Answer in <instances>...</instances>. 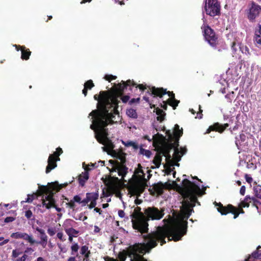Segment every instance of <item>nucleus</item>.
Returning a JSON list of instances; mask_svg holds the SVG:
<instances>
[{
    "instance_id": "nucleus-1",
    "label": "nucleus",
    "mask_w": 261,
    "mask_h": 261,
    "mask_svg": "<svg viewBox=\"0 0 261 261\" xmlns=\"http://www.w3.org/2000/svg\"><path fill=\"white\" fill-rule=\"evenodd\" d=\"M178 188L185 199L182 202L181 213L178 216L179 220L174 222L164 230L153 233L156 237L162 240V244L166 243V237L169 238V240L178 241L186 234L188 228L187 220L194 212L193 207L195 206V203L197 202L200 204L198 201L197 196L203 194L199 186L187 178L183 179L182 186H178Z\"/></svg>"
},
{
    "instance_id": "nucleus-2",
    "label": "nucleus",
    "mask_w": 261,
    "mask_h": 261,
    "mask_svg": "<svg viewBox=\"0 0 261 261\" xmlns=\"http://www.w3.org/2000/svg\"><path fill=\"white\" fill-rule=\"evenodd\" d=\"M130 80L126 82L122 81L121 83L115 84L110 90L101 91L99 95H94V98L97 100V109L93 110L89 115L94 114L118 112V105L120 101L118 98L124 93V88L127 85L133 84Z\"/></svg>"
},
{
    "instance_id": "nucleus-3",
    "label": "nucleus",
    "mask_w": 261,
    "mask_h": 261,
    "mask_svg": "<svg viewBox=\"0 0 261 261\" xmlns=\"http://www.w3.org/2000/svg\"><path fill=\"white\" fill-rule=\"evenodd\" d=\"M67 184L63 185H59L57 181L48 184L47 186H39L37 193L39 196H42V204L38 206H45L47 209L55 207L60 212L61 208L57 207L56 200L54 197L56 192H59L63 187L66 186Z\"/></svg>"
},
{
    "instance_id": "nucleus-4",
    "label": "nucleus",
    "mask_w": 261,
    "mask_h": 261,
    "mask_svg": "<svg viewBox=\"0 0 261 261\" xmlns=\"http://www.w3.org/2000/svg\"><path fill=\"white\" fill-rule=\"evenodd\" d=\"M155 236L154 233H149L146 236H144V238L147 243H143L142 244L136 243L135 245L130 247L129 251L131 255H134L133 259L135 261H147L142 255H140L139 253H145L148 252L152 248L157 246V242H160L161 245L164 244L162 243V240L158 239Z\"/></svg>"
},
{
    "instance_id": "nucleus-5",
    "label": "nucleus",
    "mask_w": 261,
    "mask_h": 261,
    "mask_svg": "<svg viewBox=\"0 0 261 261\" xmlns=\"http://www.w3.org/2000/svg\"><path fill=\"white\" fill-rule=\"evenodd\" d=\"M118 115V117H119V112L110 113L109 115H107L106 118L104 120L103 122L99 121L97 122V124L99 126V129L98 132L95 133V137L97 141L100 144L107 146V147L113 149L114 148V145L113 144L111 140H110L108 136V128L106 127L109 124H113L115 122H117V121L114 120L115 118V115Z\"/></svg>"
},
{
    "instance_id": "nucleus-6",
    "label": "nucleus",
    "mask_w": 261,
    "mask_h": 261,
    "mask_svg": "<svg viewBox=\"0 0 261 261\" xmlns=\"http://www.w3.org/2000/svg\"><path fill=\"white\" fill-rule=\"evenodd\" d=\"M140 207L137 206L130 215L133 227L140 233L148 232V223L147 222L145 214L142 213Z\"/></svg>"
},
{
    "instance_id": "nucleus-7",
    "label": "nucleus",
    "mask_w": 261,
    "mask_h": 261,
    "mask_svg": "<svg viewBox=\"0 0 261 261\" xmlns=\"http://www.w3.org/2000/svg\"><path fill=\"white\" fill-rule=\"evenodd\" d=\"M146 187L147 185L145 178H143V180H141L135 176L129 180L127 189L132 195L139 196L144 192Z\"/></svg>"
},
{
    "instance_id": "nucleus-8",
    "label": "nucleus",
    "mask_w": 261,
    "mask_h": 261,
    "mask_svg": "<svg viewBox=\"0 0 261 261\" xmlns=\"http://www.w3.org/2000/svg\"><path fill=\"white\" fill-rule=\"evenodd\" d=\"M203 35L206 41L214 48H216L219 44L218 36L215 32L208 25L203 24L201 27Z\"/></svg>"
},
{
    "instance_id": "nucleus-9",
    "label": "nucleus",
    "mask_w": 261,
    "mask_h": 261,
    "mask_svg": "<svg viewBox=\"0 0 261 261\" xmlns=\"http://www.w3.org/2000/svg\"><path fill=\"white\" fill-rule=\"evenodd\" d=\"M166 134L169 139L168 143L169 144H173L174 150H175L176 148H178L179 140L183 134L182 128H181V129H180L179 126L176 124L174 125L173 135L170 130L166 131Z\"/></svg>"
},
{
    "instance_id": "nucleus-10",
    "label": "nucleus",
    "mask_w": 261,
    "mask_h": 261,
    "mask_svg": "<svg viewBox=\"0 0 261 261\" xmlns=\"http://www.w3.org/2000/svg\"><path fill=\"white\" fill-rule=\"evenodd\" d=\"M204 10L206 14L214 17L220 14V4L218 0H205Z\"/></svg>"
},
{
    "instance_id": "nucleus-11",
    "label": "nucleus",
    "mask_w": 261,
    "mask_h": 261,
    "mask_svg": "<svg viewBox=\"0 0 261 261\" xmlns=\"http://www.w3.org/2000/svg\"><path fill=\"white\" fill-rule=\"evenodd\" d=\"M144 213L146 218L147 222L151 219L160 220L164 215V208L159 210L155 207H148L144 210Z\"/></svg>"
},
{
    "instance_id": "nucleus-12",
    "label": "nucleus",
    "mask_w": 261,
    "mask_h": 261,
    "mask_svg": "<svg viewBox=\"0 0 261 261\" xmlns=\"http://www.w3.org/2000/svg\"><path fill=\"white\" fill-rule=\"evenodd\" d=\"M149 95H153V97H159L161 98L163 95L168 94L170 97L169 99H174L175 94L172 91H167L166 89L163 88H156L152 87L150 90L148 91Z\"/></svg>"
},
{
    "instance_id": "nucleus-13",
    "label": "nucleus",
    "mask_w": 261,
    "mask_h": 261,
    "mask_svg": "<svg viewBox=\"0 0 261 261\" xmlns=\"http://www.w3.org/2000/svg\"><path fill=\"white\" fill-rule=\"evenodd\" d=\"M261 13V6L254 2H251V6L247 13V17L250 21L253 22Z\"/></svg>"
},
{
    "instance_id": "nucleus-14",
    "label": "nucleus",
    "mask_w": 261,
    "mask_h": 261,
    "mask_svg": "<svg viewBox=\"0 0 261 261\" xmlns=\"http://www.w3.org/2000/svg\"><path fill=\"white\" fill-rule=\"evenodd\" d=\"M170 186L171 185L167 182L163 184L161 181H160L156 184H153L152 187L149 189V191L152 195H155V194L161 195L163 194L164 189H168Z\"/></svg>"
},
{
    "instance_id": "nucleus-15",
    "label": "nucleus",
    "mask_w": 261,
    "mask_h": 261,
    "mask_svg": "<svg viewBox=\"0 0 261 261\" xmlns=\"http://www.w3.org/2000/svg\"><path fill=\"white\" fill-rule=\"evenodd\" d=\"M101 179L107 187L108 189L111 191L116 190L117 185L119 181V179L117 177L111 175H107L106 177H102Z\"/></svg>"
},
{
    "instance_id": "nucleus-16",
    "label": "nucleus",
    "mask_w": 261,
    "mask_h": 261,
    "mask_svg": "<svg viewBox=\"0 0 261 261\" xmlns=\"http://www.w3.org/2000/svg\"><path fill=\"white\" fill-rule=\"evenodd\" d=\"M74 222L71 219H67L64 222L63 227L67 235H70L73 237H77L79 233V231L72 227V223Z\"/></svg>"
},
{
    "instance_id": "nucleus-17",
    "label": "nucleus",
    "mask_w": 261,
    "mask_h": 261,
    "mask_svg": "<svg viewBox=\"0 0 261 261\" xmlns=\"http://www.w3.org/2000/svg\"><path fill=\"white\" fill-rule=\"evenodd\" d=\"M107 115H109V114L101 113H99L97 114V113L94 114L92 115H89V116H92L93 118V119L92 121V124L90 125V128L94 130H95V128H96L97 130H98L99 126L97 124V123H98L97 122H98L99 121L103 122L105 118H106ZM95 133L96 132V131H95Z\"/></svg>"
},
{
    "instance_id": "nucleus-18",
    "label": "nucleus",
    "mask_w": 261,
    "mask_h": 261,
    "mask_svg": "<svg viewBox=\"0 0 261 261\" xmlns=\"http://www.w3.org/2000/svg\"><path fill=\"white\" fill-rule=\"evenodd\" d=\"M228 126L229 124L228 123L221 124L218 122H216L213 125L209 126L208 128L206 130V133L208 134L211 131H216L220 133H222L227 127H228Z\"/></svg>"
},
{
    "instance_id": "nucleus-19",
    "label": "nucleus",
    "mask_w": 261,
    "mask_h": 261,
    "mask_svg": "<svg viewBox=\"0 0 261 261\" xmlns=\"http://www.w3.org/2000/svg\"><path fill=\"white\" fill-rule=\"evenodd\" d=\"M215 205L218 206V211L222 215H225L228 213H231V211H232V210H234V206L230 204L225 206L220 202L217 203L215 202Z\"/></svg>"
},
{
    "instance_id": "nucleus-20",
    "label": "nucleus",
    "mask_w": 261,
    "mask_h": 261,
    "mask_svg": "<svg viewBox=\"0 0 261 261\" xmlns=\"http://www.w3.org/2000/svg\"><path fill=\"white\" fill-rule=\"evenodd\" d=\"M11 237L14 239H23L28 241L32 244H34L35 242L31 236L24 232H13L11 234Z\"/></svg>"
},
{
    "instance_id": "nucleus-21",
    "label": "nucleus",
    "mask_w": 261,
    "mask_h": 261,
    "mask_svg": "<svg viewBox=\"0 0 261 261\" xmlns=\"http://www.w3.org/2000/svg\"><path fill=\"white\" fill-rule=\"evenodd\" d=\"M59 160L53 155L50 154L48 158L47 163L48 165L46 167L45 172L46 174L49 173L53 169H55L57 166V162Z\"/></svg>"
},
{
    "instance_id": "nucleus-22",
    "label": "nucleus",
    "mask_w": 261,
    "mask_h": 261,
    "mask_svg": "<svg viewBox=\"0 0 261 261\" xmlns=\"http://www.w3.org/2000/svg\"><path fill=\"white\" fill-rule=\"evenodd\" d=\"M125 159L124 158L121 159V163L118 162V174L119 176L124 177L127 173L128 168L124 165Z\"/></svg>"
},
{
    "instance_id": "nucleus-23",
    "label": "nucleus",
    "mask_w": 261,
    "mask_h": 261,
    "mask_svg": "<svg viewBox=\"0 0 261 261\" xmlns=\"http://www.w3.org/2000/svg\"><path fill=\"white\" fill-rule=\"evenodd\" d=\"M173 147V144H169L168 142L165 143L160 147L158 152L161 153V155L169 153Z\"/></svg>"
},
{
    "instance_id": "nucleus-24",
    "label": "nucleus",
    "mask_w": 261,
    "mask_h": 261,
    "mask_svg": "<svg viewBox=\"0 0 261 261\" xmlns=\"http://www.w3.org/2000/svg\"><path fill=\"white\" fill-rule=\"evenodd\" d=\"M85 171L84 172H82L81 174H80L79 176L78 180L79 184L82 187H83L86 181L89 178V173L88 171L90 170L89 167H87L85 168Z\"/></svg>"
},
{
    "instance_id": "nucleus-25",
    "label": "nucleus",
    "mask_w": 261,
    "mask_h": 261,
    "mask_svg": "<svg viewBox=\"0 0 261 261\" xmlns=\"http://www.w3.org/2000/svg\"><path fill=\"white\" fill-rule=\"evenodd\" d=\"M37 231L40 234L41 241L38 242L39 244H41L43 247H45L46 245L48 237L45 233L43 229L37 227L36 228Z\"/></svg>"
},
{
    "instance_id": "nucleus-26",
    "label": "nucleus",
    "mask_w": 261,
    "mask_h": 261,
    "mask_svg": "<svg viewBox=\"0 0 261 261\" xmlns=\"http://www.w3.org/2000/svg\"><path fill=\"white\" fill-rule=\"evenodd\" d=\"M247 137L244 134H241L239 137H236L235 143L237 148L240 149V147L246 144Z\"/></svg>"
},
{
    "instance_id": "nucleus-27",
    "label": "nucleus",
    "mask_w": 261,
    "mask_h": 261,
    "mask_svg": "<svg viewBox=\"0 0 261 261\" xmlns=\"http://www.w3.org/2000/svg\"><path fill=\"white\" fill-rule=\"evenodd\" d=\"M80 254L84 255L83 261H88L91 254L88 246L87 245L82 246L80 249Z\"/></svg>"
},
{
    "instance_id": "nucleus-28",
    "label": "nucleus",
    "mask_w": 261,
    "mask_h": 261,
    "mask_svg": "<svg viewBox=\"0 0 261 261\" xmlns=\"http://www.w3.org/2000/svg\"><path fill=\"white\" fill-rule=\"evenodd\" d=\"M130 81H131V80H130ZM132 82H133V84H131L130 85H127L126 88H124V89H126L128 86H129V87L136 86V87L137 88H139L140 89V90H141V91H144L146 89H148L147 91V93L149 94V93H148V91L149 90H150V88L153 87V86H152V87L148 86H147L146 85H144V84L137 85L136 83H135V82L133 81H132Z\"/></svg>"
},
{
    "instance_id": "nucleus-29",
    "label": "nucleus",
    "mask_w": 261,
    "mask_h": 261,
    "mask_svg": "<svg viewBox=\"0 0 261 261\" xmlns=\"http://www.w3.org/2000/svg\"><path fill=\"white\" fill-rule=\"evenodd\" d=\"M155 113L158 115L156 119L160 122H162L165 120L166 113L164 111L158 107L155 108Z\"/></svg>"
},
{
    "instance_id": "nucleus-30",
    "label": "nucleus",
    "mask_w": 261,
    "mask_h": 261,
    "mask_svg": "<svg viewBox=\"0 0 261 261\" xmlns=\"http://www.w3.org/2000/svg\"><path fill=\"white\" fill-rule=\"evenodd\" d=\"M21 59L22 60H28L31 55V51L29 48H27L25 46L22 47V50L21 51Z\"/></svg>"
},
{
    "instance_id": "nucleus-31",
    "label": "nucleus",
    "mask_w": 261,
    "mask_h": 261,
    "mask_svg": "<svg viewBox=\"0 0 261 261\" xmlns=\"http://www.w3.org/2000/svg\"><path fill=\"white\" fill-rule=\"evenodd\" d=\"M254 40L257 44L261 45V24L255 30Z\"/></svg>"
},
{
    "instance_id": "nucleus-32",
    "label": "nucleus",
    "mask_w": 261,
    "mask_h": 261,
    "mask_svg": "<svg viewBox=\"0 0 261 261\" xmlns=\"http://www.w3.org/2000/svg\"><path fill=\"white\" fill-rule=\"evenodd\" d=\"M243 208V207H241L240 205H239L238 207L234 206V210H232V211H231V213L233 215L234 219H236L240 214H244L245 212Z\"/></svg>"
},
{
    "instance_id": "nucleus-33",
    "label": "nucleus",
    "mask_w": 261,
    "mask_h": 261,
    "mask_svg": "<svg viewBox=\"0 0 261 261\" xmlns=\"http://www.w3.org/2000/svg\"><path fill=\"white\" fill-rule=\"evenodd\" d=\"M162 155H161V153L158 152L153 160V163L155 165V168H159L161 164L162 160Z\"/></svg>"
},
{
    "instance_id": "nucleus-34",
    "label": "nucleus",
    "mask_w": 261,
    "mask_h": 261,
    "mask_svg": "<svg viewBox=\"0 0 261 261\" xmlns=\"http://www.w3.org/2000/svg\"><path fill=\"white\" fill-rule=\"evenodd\" d=\"M250 202L251 197L250 196L247 195L245 197L244 199L239 204V205H240V206L242 207H248L250 205Z\"/></svg>"
},
{
    "instance_id": "nucleus-35",
    "label": "nucleus",
    "mask_w": 261,
    "mask_h": 261,
    "mask_svg": "<svg viewBox=\"0 0 261 261\" xmlns=\"http://www.w3.org/2000/svg\"><path fill=\"white\" fill-rule=\"evenodd\" d=\"M126 114L130 118L133 119H137L138 118V114L136 112V110L133 108L127 109Z\"/></svg>"
},
{
    "instance_id": "nucleus-36",
    "label": "nucleus",
    "mask_w": 261,
    "mask_h": 261,
    "mask_svg": "<svg viewBox=\"0 0 261 261\" xmlns=\"http://www.w3.org/2000/svg\"><path fill=\"white\" fill-rule=\"evenodd\" d=\"M86 196L88 197L89 201H96L98 198L99 194L98 191H97V192L87 193Z\"/></svg>"
},
{
    "instance_id": "nucleus-37",
    "label": "nucleus",
    "mask_w": 261,
    "mask_h": 261,
    "mask_svg": "<svg viewBox=\"0 0 261 261\" xmlns=\"http://www.w3.org/2000/svg\"><path fill=\"white\" fill-rule=\"evenodd\" d=\"M109 162L112 165L113 167L111 169L107 168L111 173H112L114 172H117L118 170V161H115L114 160H110Z\"/></svg>"
},
{
    "instance_id": "nucleus-38",
    "label": "nucleus",
    "mask_w": 261,
    "mask_h": 261,
    "mask_svg": "<svg viewBox=\"0 0 261 261\" xmlns=\"http://www.w3.org/2000/svg\"><path fill=\"white\" fill-rule=\"evenodd\" d=\"M179 103V100L174 99H168V103L173 108V110L176 109Z\"/></svg>"
},
{
    "instance_id": "nucleus-39",
    "label": "nucleus",
    "mask_w": 261,
    "mask_h": 261,
    "mask_svg": "<svg viewBox=\"0 0 261 261\" xmlns=\"http://www.w3.org/2000/svg\"><path fill=\"white\" fill-rule=\"evenodd\" d=\"M253 191L256 197H261V186L257 185L254 187Z\"/></svg>"
},
{
    "instance_id": "nucleus-40",
    "label": "nucleus",
    "mask_w": 261,
    "mask_h": 261,
    "mask_svg": "<svg viewBox=\"0 0 261 261\" xmlns=\"http://www.w3.org/2000/svg\"><path fill=\"white\" fill-rule=\"evenodd\" d=\"M181 155L179 154V150L178 148H176L173 154V160L178 162L181 160Z\"/></svg>"
},
{
    "instance_id": "nucleus-41",
    "label": "nucleus",
    "mask_w": 261,
    "mask_h": 261,
    "mask_svg": "<svg viewBox=\"0 0 261 261\" xmlns=\"http://www.w3.org/2000/svg\"><path fill=\"white\" fill-rule=\"evenodd\" d=\"M237 45L239 47V48L240 49L241 51L243 54H245L246 55H250L249 49L248 48V47H247L246 46L241 45L239 44H238Z\"/></svg>"
},
{
    "instance_id": "nucleus-42",
    "label": "nucleus",
    "mask_w": 261,
    "mask_h": 261,
    "mask_svg": "<svg viewBox=\"0 0 261 261\" xmlns=\"http://www.w3.org/2000/svg\"><path fill=\"white\" fill-rule=\"evenodd\" d=\"M79 249V246L77 243H74L72 246H71V255H74L77 252Z\"/></svg>"
},
{
    "instance_id": "nucleus-43",
    "label": "nucleus",
    "mask_w": 261,
    "mask_h": 261,
    "mask_svg": "<svg viewBox=\"0 0 261 261\" xmlns=\"http://www.w3.org/2000/svg\"><path fill=\"white\" fill-rule=\"evenodd\" d=\"M94 87V84L91 80H89L86 82L84 84V87L88 90L91 89Z\"/></svg>"
},
{
    "instance_id": "nucleus-44",
    "label": "nucleus",
    "mask_w": 261,
    "mask_h": 261,
    "mask_svg": "<svg viewBox=\"0 0 261 261\" xmlns=\"http://www.w3.org/2000/svg\"><path fill=\"white\" fill-rule=\"evenodd\" d=\"M24 216L28 220H35V216L33 215L32 212L30 210L25 212Z\"/></svg>"
},
{
    "instance_id": "nucleus-45",
    "label": "nucleus",
    "mask_w": 261,
    "mask_h": 261,
    "mask_svg": "<svg viewBox=\"0 0 261 261\" xmlns=\"http://www.w3.org/2000/svg\"><path fill=\"white\" fill-rule=\"evenodd\" d=\"M63 153V150L60 147H58L56 149V151L54 152L53 154H51V155H53L54 156L57 158L59 161L60 160V159L59 158V156Z\"/></svg>"
},
{
    "instance_id": "nucleus-46",
    "label": "nucleus",
    "mask_w": 261,
    "mask_h": 261,
    "mask_svg": "<svg viewBox=\"0 0 261 261\" xmlns=\"http://www.w3.org/2000/svg\"><path fill=\"white\" fill-rule=\"evenodd\" d=\"M22 253V252L19 249H14L12 251L11 256L12 258H15Z\"/></svg>"
},
{
    "instance_id": "nucleus-47",
    "label": "nucleus",
    "mask_w": 261,
    "mask_h": 261,
    "mask_svg": "<svg viewBox=\"0 0 261 261\" xmlns=\"http://www.w3.org/2000/svg\"><path fill=\"white\" fill-rule=\"evenodd\" d=\"M253 202V206L256 207L258 208V205L261 204V202L259 201L256 198L254 197H251V202Z\"/></svg>"
},
{
    "instance_id": "nucleus-48",
    "label": "nucleus",
    "mask_w": 261,
    "mask_h": 261,
    "mask_svg": "<svg viewBox=\"0 0 261 261\" xmlns=\"http://www.w3.org/2000/svg\"><path fill=\"white\" fill-rule=\"evenodd\" d=\"M104 78L106 80L110 82L112 80H116L117 78V76H115V75H111V74H106V75H105Z\"/></svg>"
},
{
    "instance_id": "nucleus-49",
    "label": "nucleus",
    "mask_w": 261,
    "mask_h": 261,
    "mask_svg": "<svg viewBox=\"0 0 261 261\" xmlns=\"http://www.w3.org/2000/svg\"><path fill=\"white\" fill-rule=\"evenodd\" d=\"M163 155L166 157V161L167 162V164L169 165L171 162H173V159L171 158V156L170 153L165 154Z\"/></svg>"
},
{
    "instance_id": "nucleus-50",
    "label": "nucleus",
    "mask_w": 261,
    "mask_h": 261,
    "mask_svg": "<svg viewBox=\"0 0 261 261\" xmlns=\"http://www.w3.org/2000/svg\"><path fill=\"white\" fill-rule=\"evenodd\" d=\"M35 195L34 194L28 195L27 198L23 202L31 203L33 201V200L35 199Z\"/></svg>"
},
{
    "instance_id": "nucleus-51",
    "label": "nucleus",
    "mask_w": 261,
    "mask_h": 261,
    "mask_svg": "<svg viewBox=\"0 0 261 261\" xmlns=\"http://www.w3.org/2000/svg\"><path fill=\"white\" fill-rule=\"evenodd\" d=\"M123 93L118 98V99L119 98H120L121 100H122V101L123 103H126L128 101V100H129V99L130 98V97L128 95L123 96Z\"/></svg>"
},
{
    "instance_id": "nucleus-52",
    "label": "nucleus",
    "mask_w": 261,
    "mask_h": 261,
    "mask_svg": "<svg viewBox=\"0 0 261 261\" xmlns=\"http://www.w3.org/2000/svg\"><path fill=\"white\" fill-rule=\"evenodd\" d=\"M167 105L168 103V100L167 101H163L162 103H161L160 104V106L163 108L164 110H167Z\"/></svg>"
},
{
    "instance_id": "nucleus-53",
    "label": "nucleus",
    "mask_w": 261,
    "mask_h": 261,
    "mask_svg": "<svg viewBox=\"0 0 261 261\" xmlns=\"http://www.w3.org/2000/svg\"><path fill=\"white\" fill-rule=\"evenodd\" d=\"M28 258V255L26 254H24L21 257L17 258L13 260V261H25Z\"/></svg>"
},
{
    "instance_id": "nucleus-54",
    "label": "nucleus",
    "mask_w": 261,
    "mask_h": 261,
    "mask_svg": "<svg viewBox=\"0 0 261 261\" xmlns=\"http://www.w3.org/2000/svg\"><path fill=\"white\" fill-rule=\"evenodd\" d=\"M68 206L72 209H74L75 207L74 202L73 200H71L68 203H66Z\"/></svg>"
},
{
    "instance_id": "nucleus-55",
    "label": "nucleus",
    "mask_w": 261,
    "mask_h": 261,
    "mask_svg": "<svg viewBox=\"0 0 261 261\" xmlns=\"http://www.w3.org/2000/svg\"><path fill=\"white\" fill-rule=\"evenodd\" d=\"M73 200L74 202H77L79 203H81L82 199L79 195H75L73 197Z\"/></svg>"
},
{
    "instance_id": "nucleus-56",
    "label": "nucleus",
    "mask_w": 261,
    "mask_h": 261,
    "mask_svg": "<svg viewBox=\"0 0 261 261\" xmlns=\"http://www.w3.org/2000/svg\"><path fill=\"white\" fill-rule=\"evenodd\" d=\"M140 101V98L138 97L137 98H132L129 101V104L132 105L134 103H139Z\"/></svg>"
},
{
    "instance_id": "nucleus-57",
    "label": "nucleus",
    "mask_w": 261,
    "mask_h": 261,
    "mask_svg": "<svg viewBox=\"0 0 261 261\" xmlns=\"http://www.w3.org/2000/svg\"><path fill=\"white\" fill-rule=\"evenodd\" d=\"M15 220V218L13 217H7L5 219L4 222L5 223H9L13 222Z\"/></svg>"
},
{
    "instance_id": "nucleus-58",
    "label": "nucleus",
    "mask_w": 261,
    "mask_h": 261,
    "mask_svg": "<svg viewBox=\"0 0 261 261\" xmlns=\"http://www.w3.org/2000/svg\"><path fill=\"white\" fill-rule=\"evenodd\" d=\"M57 237L62 242L65 240V239L63 238V233L62 232H58L57 234Z\"/></svg>"
},
{
    "instance_id": "nucleus-59",
    "label": "nucleus",
    "mask_w": 261,
    "mask_h": 261,
    "mask_svg": "<svg viewBox=\"0 0 261 261\" xmlns=\"http://www.w3.org/2000/svg\"><path fill=\"white\" fill-rule=\"evenodd\" d=\"M96 201H91L90 204L88 205V207L90 209H92L93 208H95L96 205Z\"/></svg>"
},
{
    "instance_id": "nucleus-60",
    "label": "nucleus",
    "mask_w": 261,
    "mask_h": 261,
    "mask_svg": "<svg viewBox=\"0 0 261 261\" xmlns=\"http://www.w3.org/2000/svg\"><path fill=\"white\" fill-rule=\"evenodd\" d=\"M47 232L49 234V236H53L55 234V233H56L55 230H54V229H53L52 228H48Z\"/></svg>"
},
{
    "instance_id": "nucleus-61",
    "label": "nucleus",
    "mask_w": 261,
    "mask_h": 261,
    "mask_svg": "<svg viewBox=\"0 0 261 261\" xmlns=\"http://www.w3.org/2000/svg\"><path fill=\"white\" fill-rule=\"evenodd\" d=\"M89 202V200L88 198V197L86 196V198L81 201V203L82 204V206H85Z\"/></svg>"
},
{
    "instance_id": "nucleus-62",
    "label": "nucleus",
    "mask_w": 261,
    "mask_h": 261,
    "mask_svg": "<svg viewBox=\"0 0 261 261\" xmlns=\"http://www.w3.org/2000/svg\"><path fill=\"white\" fill-rule=\"evenodd\" d=\"M245 191H246V187H245V186H242L241 187V189H240V193L242 195H244L245 193Z\"/></svg>"
},
{
    "instance_id": "nucleus-63",
    "label": "nucleus",
    "mask_w": 261,
    "mask_h": 261,
    "mask_svg": "<svg viewBox=\"0 0 261 261\" xmlns=\"http://www.w3.org/2000/svg\"><path fill=\"white\" fill-rule=\"evenodd\" d=\"M79 257V254H78V253H76L75 256H70V257H69L68 258L67 261H76V257Z\"/></svg>"
},
{
    "instance_id": "nucleus-64",
    "label": "nucleus",
    "mask_w": 261,
    "mask_h": 261,
    "mask_svg": "<svg viewBox=\"0 0 261 261\" xmlns=\"http://www.w3.org/2000/svg\"><path fill=\"white\" fill-rule=\"evenodd\" d=\"M105 261H118L116 259L107 256L105 258Z\"/></svg>"
}]
</instances>
